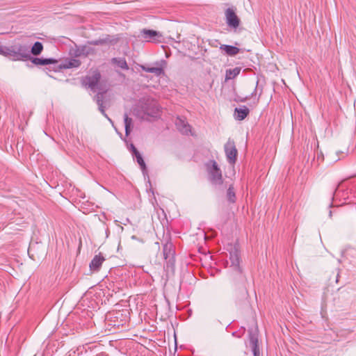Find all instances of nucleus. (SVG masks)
Returning <instances> with one entry per match:
<instances>
[{
  "mask_svg": "<svg viewBox=\"0 0 356 356\" xmlns=\"http://www.w3.org/2000/svg\"><path fill=\"white\" fill-rule=\"evenodd\" d=\"M106 91L98 92L97 94L94 97V100L96 102L98 106L104 105V95Z\"/></svg>",
  "mask_w": 356,
  "mask_h": 356,
  "instance_id": "25",
  "label": "nucleus"
},
{
  "mask_svg": "<svg viewBox=\"0 0 356 356\" xmlns=\"http://www.w3.org/2000/svg\"><path fill=\"white\" fill-rule=\"evenodd\" d=\"M227 199L230 203H235L236 201V193L234 191V188L232 184L229 185L227 191L226 195Z\"/></svg>",
  "mask_w": 356,
  "mask_h": 356,
  "instance_id": "23",
  "label": "nucleus"
},
{
  "mask_svg": "<svg viewBox=\"0 0 356 356\" xmlns=\"http://www.w3.org/2000/svg\"><path fill=\"white\" fill-rule=\"evenodd\" d=\"M124 122L125 128V135L126 136H128L131 131V128L133 127V120L131 118L128 116L127 113H124Z\"/></svg>",
  "mask_w": 356,
  "mask_h": 356,
  "instance_id": "21",
  "label": "nucleus"
},
{
  "mask_svg": "<svg viewBox=\"0 0 356 356\" xmlns=\"http://www.w3.org/2000/svg\"><path fill=\"white\" fill-rule=\"evenodd\" d=\"M111 63L117 65L122 70H129V66L124 58H113L111 59Z\"/></svg>",
  "mask_w": 356,
  "mask_h": 356,
  "instance_id": "22",
  "label": "nucleus"
},
{
  "mask_svg": "<svg viewBox=\"0 0 356 356\" xmlns=\"http://www.w3.org/2000/svg\"><path fill=\"white\" fill-rule=\"evenodd\" d=\"M98 109L101 112V113L111 123H113L112 120L108 116V115L105 112V106L104 105L98 106Z\"/></svg>",
  "mask_w": 356,
  "mask_h": 356,
  "instance_id": "26",
  "label": "nucleus"
},
{
  "mask_svg": "<svg viewBox=\"0 0 356 356\" xmlns=\"http://www.w3.org/2000/svg\"><path fill=\"white\" fill-rule=\"evenodd\" d=\"M4 48L5 47L2 46L1 44H0V54L1 55L2 53H3V51L4 50Z\"/></svg>",
  "mask_w": 356,
  "mask_h": 356,
  "instance_id": "29",
  "label": "nucleus"
},
{
  "mask_svg": "<svg viewBox=\"0 0 356 356\" xmlns=\"http://www.w3.org/2000/svg\"><path fill=\"white\" fill-rule=\"evenodd\" d=\"M175 249L172 242H166L163 247V258L165 260V268L167 270H173L175 267Z\"/></svg>",
  "mask_w": 356,
  "mask_h": 356,
  "instance_id": "4",
  "label": "nucleus"
},
{
  "mask_svg": "<svg viewBox=\"0 0 356 356\" xmlns=\"http://www.w3.org/2000/svg\"><path fill=\"white\" fill-rule=\"evenodd\" d=\"M257 85H258V82L257 83ZM257 86H256L254 92L251 94V95H250L251 97H252L255 94V92L257 91Z\"/></svg>",
  "mask_w": 356,
  "mask_h": 356,
  "instance_id": "32",
  "label": "nucleus"
},
{
  "mask_svg": "<svg viewBox=\"0 0 356 356\" xmlns=\"http://www.w3.org/2000/svg\"><path fill=\"white\" fill-rule=\"evenodd\" d=\"M225 152L228 163L234 165L236 161L238 151L233 140L229 139L225 143Z\"/></svg>",
  "mask_w": 356,
  "mask_h": 356,
  "instance_id": "8",
  "label": "nucleus"
},
{
  "mask_svg": "<svg viewBox=\"0 0 356 356\" xmlns=\"http://www.w3.org/2000/svg\"><path fill=\"white\" fill-rule=\"evenodd\" d=\"M236 8H228L225 10V19L227 26L236 31L241 24V19L236 14Z\"/></svg>",
  "mask_w": 356,
  "mask_h": 356,
  "instance_id": "5",
  "label": "nucleus"
},
{
  "mask_svg": "<svg viewBox=\"0 0 356 356\" xmlns=\"http://www.w3.org/2000/svg\"><path fill=\"white\" fill-rule=\"evenodd\" d=\"M1 55L13 60H25L30 57V51L27 46L19 44L10 47H5Z\"/></svg>",
  "mask_w": 356,
  "mask_h": 356,
  "instance_id": "3",
  "label": "nucleus"
},
{
  "mask_svg": "<svg viewBox=\"0 0 356 356\" xmlns=\"http://www.w3.org/2000/svg\"><path fill=\"white\" fill-rule=\"evenodd\" d=\"M101 79V74L98 70H95L91 74L87 75L82 81V84L86 87H88L92 90H95L97 88L102 90V88L98 86Z\"/></svg>",
  "mask_w": 356,
  "mask_h": 356,
  "instance_id": "7",
  "label": "nucleus"
},
{
  "mask_svg": "<svg viewBox=\"0 0 356 356\" xmlns=\"http://www.w3.org/2000/svg\"><path fill=\"white\" fill-rule=\"evenodd\" d=\"M129 150L131 152L132 156L136 153L138 152V150L136 149L134 144L130 145Z\"/></svg>",
  "mask_w": 356,
  "mask_h": 356,
  "instance_id": "27",
  "label": "nucleus"
},
{
  "mask_svg": "<svg viewBox=\"0 0 356 356\" xmlns=\"http://www.w3.org/2000/svg\"><path fill=\"white\" fill-rule=\"evenodd\" d=\"M249 341L252 347L254 356H259V348L258 341V333L257 330H248Z\"/></svg>",
  "mask_w": 356,
  "mask_h": 356,
  "instance_id": "11",
  "label": "nucleus"
},
{
  "mask_svg": "<svg viewBox=\"0 0 356 356\" xmlns=\"http://www.w3.org/2000/svg\"><path fill=\"white\" fill-rule=\"evenodd\" d=\"M96 356H107V355L105 353L102 352L100 353L97 354Z\"/></svg>",
  "mask_w": 356,
  "mask_h": 356,
  "instance_id": "31",
  "label": "nucleus"
},
{
  "mask_svg": "<svg viewBox=\"0 0 356 356\" xmlns=\"http://www.w3.org/2000/svg\"><path fill=\"white\" fill-rule=\"evenodd\" d=\"M159 106L154 100L146 99L140 101L136 109V115L143 120L148 118H156L159 115Z\"/></svg>",
  "mask_w": 356,
  "mask_h": 356,
  "instance_id": "2",
  "label": "nucleus"
},
{
  "mask_svg": "<svg viewBox=\"0 0 356 356\" xmlns=\"http://www.w3.org/2000/svg\"><path fill=\"white\" fill-rule=\"evenodd\" d=\"M229 259L231 261V267L233 272L232 277V287L236 290H238L241 293L246 294V283L247 278L243 273V270L239 266L240 257L239 253L236 249L229 252Z\"/></svg>",
  "mask_w": 356,
  "mask_h": 356,
  "instance_id": "1",
  "label": "nucleus"
},
{
  "mask_svg": "<svg viewBox=\"0 0 356 356\" xmlns=\"http://www.w3.org/2000/svg\"><path fill=\"white\" fill-rule=\"evenodd\" d=\"M140 67L143 71L152 73L156 76H160L164 74V70L161 67H148L145 65H140Z\"/></svg>",
  "mask_w": 356,
  "mask_h": 356,
  "instance_id": "17",
  "label": "nucleus"
},
{
  "mask_svg": "<svg viewBox=\"0 0 356 356\" xmlns=\"http://www.w3.org/2000/svg\"><path fill=\"white\" fill-rule=\"evenodd\" d=\"M104 260V257L100 254L95 255L90 263L89 266L90 270L92 271H98L100 269Z\"/></svg>",
  "mask_w": 356,
  "mask_h": 356,
  "instance_id": "15",
  "label": "nucleus"
},
{
  "mask_svg": "<svg viewBox=\"0 0 356 356\" xmlns=\"http://www.w3.org/2000/svg\"><path fill=\"white\" fill-rule=\"evenodd\" d=\"M220 49L224 50L225 54L230 56H235L240 52L239 48L232 45L221 44Z\"/></svg>",
  "mask_w": 356,
  "mask_h": 356,
  "instance_id": "18",
  "label": "nucleus"
},
{
  "mask_svg": "<svg viewBox=\"0 0 356 356\" xmlns=\"http://www.w3.org/2000/svg\"><path fill=\"white\" fill-rule=\"evenodd\" d=\"M103 43V41L102 40H95V41H92L91 42V44H93L95 45H98V44H101Z\"/></svg>",
  "mask_w": 356,
  "mask_h": 356,
  "instance_id": "28",
  "label": "nucleus"
},
{
  "mask_svg": "<svg viewBox=\"0 0 356 356\" xmlns=\"http://www.w3.org/2000/svg\"><path fill=\"white\" fill-rule=\"evenodd\" d=\"M94 51V49L92 47L83 45L77 47L74 50V56L75 57H80V56H88V55L92 54Z\"/></svg>",
  "mask_w": 356,
  "mask_h": 356,
  "instance_id": "14",
  "label": "nucleus"
},
{
  "mask_svg": "<svg viewBox=\"0 0 356 356\" xmlns=\"http://www.w3.org/2000/svg\"><path fill=\"white\" fill-rule=\"evenodd\" d=\"M81 64V62L76 58H67L62 61L60 63L54 66V71L60 70L63 69H70L79 67Z\"/></svg>",
  "mask_w": 356,
  "mask_h": 356,
  "instance_id": "9",
  "label": "nucleus"
},
{
  "mask_svg": "<svg viewBox=\"0 0 356 356\" xmlns=\"http://www.w3.org/2000/svg\"><path fill=\"white\" fill-rule=\"evenodd\" d=\"M134 159H135L140 167V169L144 175H147V168L145 164V162L141 155V154L138 152L133 155Z\"/></svg>",
  "mask_w": 356,
  "mask_h": 356,
  "instance_id": "19",
  "label": "nucleus"
},
{
  "mask_svg": "<svg viewBox=\"0 0 356 356\" xmlns=\"http://www.w3.org/2000/svg\"><path fill=\"white\" fill-rule=\"evenodd\" d=\"M250 113V110L245 106H242L239 108L234 109V118L237 120L241 121L244 120Z\"/></svg>",
  "mask_w": 356,
  "mask_h": 356,
  "instance_id": "16",
  "label": "nucleus"
},
{
  "mask_svg": "<svg viewBox=\"0 0 356 356\" xmlns=\"http://www.w3.org/2000/svg\"><path fill=\"white\" fill-rule=\"evenodd\" d=\"M241 68L236 67L234 69H227L225 72V81L236 78L241 72Z\"/></svg>",
  "mask_w": 356,
  "mask_h": 356,
  "instance_id": "20",
  "label": "nucleus"
},
{
  "mask_svg": "<svg viewBox=\"0 0 356 356\" xmlns=\"http://www.w3.org/2000/svg\"><path fill=\"white\" fill-rule=\"evenodd\" d=\"M250 98V97H245V98H243V99H241L240 101H241V102H246L248 99H249Z\"/></svg>",
  "mask_w": 356,
  "mask_h": 356,
  "instance_id": "30",
  "label": "nucleus"
},
{
  "mask_svg": "<svg viewBox=\"0 0 356 356\" xmlns=\"http://www.w3.org/2000/svg\"><path fill=\"white\" fill-rule=\"evenodd\" d=\"M140 35L142 38L147 42L160 41L159 39L162 37L160 32L146 29L140 31Z\"/></svg>",
  "mask_w": 356,
  "mask_h": 356,
  "instance_id": "10",
  "label": "nucleus"
},
{
  "mask_svg": "<svg viewBox=\"0 0 356 356\" xmlns=\"http://www.w3.org/2000/svg\"><path fill=\"white\" fill-rule=\"evenodd\" d=\"M43 51V44L40 42H35L31 47L30 54H32L34 56L40 55Z\"/></svg>",
  "mask_w": 356,
  "mask_h": 356,
  "instance_id": "24",
  "label": "nucleus"
},
{
  "mask_svg": "<svg viewBox=\"0 0 356 356\" xmlns=\"http://www.w3.org/2000/svg\"><path fill=\"white\" fill-rule=\"evenodd\" d=\"M211 166L207 165L208 172L210 181L215 185H221L222 184V172L219 168L218 163L214 160L210 161Z\"/></svg>",
  "mask_w": 356,
  "mask_h": 356,
  "instance_id": "6",
  "label": "nucleus"
},
{
  "mask_svg": "<svg viewBox=\"0 0 356 356\" xmlns=\"http://www.w3.org/2000/svg\"><path fill=\"white\" fill-rule=\"evenodd\" d=\"M30 60L32 63L35 65H54L56 66L58 64V60L49 58H38V57H30L28 58Z\"/></svg>",
  "mask_w": 356,
  "mask_h": 356,
  "instance_id": "12",
  "label": "nucleus"
},
{
  "mask_svg": "<svg viewBox=\"0 0 356 356\" xmlns=\"http://www.w3.org/2000/svg\"><path fill=\"white\" fill-rule=\"evenodd\" d=\"M175 125L177 129L182 134L188 135L191 131L190 124L186 122L184 119L177 117L175 120Z\"/></svg>",
  "mask_w": 356,
  "mask_h": 356,
  "instance_id": "13",
  "label": "nucleus"
}]
</instances>
